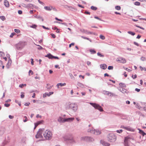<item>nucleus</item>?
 Segmentation results:
<instances>
[{
    "label": "nucleus",
    "instance_id": "f257e3e1",
    "mask_svg": "<svg viewBox=\"0 0 146 146\" xmlns=\"http://www.w3.org/2000/svg\"><path fill=\"white\" fill-rule=\"evenodd\" d=\"M107 137L108 141L110 142H114L116 141L117 139L116 136L113 133L109 134Z\"/></svg>",
    "mask_w": 146,
    "mask_h": 146
},
{
    "label": "nucleus",
    "instance_id": "f03ea898",
    "mask_svg": "<svg viewBox=\"0 0 146 146\" xmlns=\"http://www.w3.org/2000/svg\"><path fill=\"white\" fill-rule=\"evenodd\" d=\"M43 135L46 139H50L52 136V133L51 131L48 130H46L44 132Z\"/></svg>",
    "mask_w": 146,
    "mask_h": 146
},
{
    "label": "nucleus",
    "instance_id": "7ed1b4c3",
    "mask_svg": "<svg viewBox=\"0 0 146 146\" xmlns=\"http://www.w3.org/2000/svg\"><path fill=\"white\" fill-rule=\"evenodd\" d=\"M90 104L93 106L95 109L99 110L100 111H104L103 108L99 104L95 103L90 102Z\"/></svg>",
    "mask_w": 146,
    "mask_h": 146
},
{
    "label": "nucleus",
    "instance_id": "20e7f679",
    "mask_svg": "<svg viewBox=\"0 0 146 146\" xmlns=\"http://www.w3.org/2000/svg\"><path fill=\"white\" fill-rule=\"evenodd\" d=\"M133 140V138L131 137L130 136L125 137L124 140V145L125 146H129V143L131 140Z\"/></svg>",
    "mask_w": 146,
    "mask_h": 146
},
{
    "label": "nucleus",
    "instance_id": "39448f33",
    "mask_svg": "<svg viewBox=\"0 0 146 146\" xmlns=\"http://www.w3.org/2000/svg\"><path fill=\"white\" fill-rule=\"evenodd\" d=\"M25 46V43L22 42H20L15 45V47L18 50H21Z\"/></svg>",
    "mask_w": 146,
    "mask_h": 146
},
{
    "label": "nucleus",
    "instance_id": "423d86ee",
    "mask_svg": "<svg viewBox=\"0 0 146 146\" xmlns=\"http://www.w3.org/2000/svg\"><path fill=\"white\" fill-rule=\"evenodd\" d=\"M80 139L81 141H85L89 142H92L94 140L93 138L89 136L82 137Z\"/></svg>",
    "mask_w": 146,
    "mask_h": 146
},
{
    "label": "nucleus",
    "instance_id": "0eeeda50",
    "mask_svg": "<svg viewBox=\"0 0 146 146\" xmlns=\"http://www.w3.org/2000/svg\"><path fill=\"white\" fill-rule=\"evenodd\" d=\"M44 130V128L40 129L37 132V134L35 135L36 138H38L42 137V134Z\"/></svg>",
    "mask_w": 146,
    "mask_h": 146
},
{
    "label": "nucleus",
    "instance_id": "6e6552de",
    "mask_svg": "<svg viewBox=\"0 0 146 146\" xmlns=\"http://www.w3.org/2000/svg\"><path fill=\"white\" fill-rule=\"evenodd\" d=\"M77 108V107L76 105L73 104H70L68 106V109L72 110L74 112L76 111Z\"/></svg>",
    "mask_w": 146,
    "mask_h": 146
},
{
    "label": "nucleus",
    "instance_id": "1a4fd4ad",
    "mask_svg": "<svg viewBox=\"0 0 146 146\" xmlns=\"http://www.w3.org/2000/svg\"><path fill=\"white\" fill-rule=\"evenodd\" d=\"M116 61L118 62L122 63H125L126 62V60L125 59L122 57H120L117 58Z\"/></svg>",
    "mask_w": 146,
    "mask_h": 146
},
{
    "label": "nucleus",
    "instance_id": "9d476101",
    "mask_svg": "<svg viewBox=\"0 0 146 146\" xmlns=\"http://www.w3.org/2000/svg\"><path fill=\"white\" fill-rule=\"evenodd\" d=\"M80 31H81L83 33H86L87 34H94V35H95V34L94 33H93L92 32L88 31L87 30H85L84 29H80Z\"/></svg>",
    "mask_w": 146,
    "mask_h": 146
},
{
    "label": "nucleus",
    "instance_id": "9b49d317",
    "mask_svg": "<svg viewBox=\"0 0 146 146\" xmlns=\"http://www.w3.org/2000/svg\"><path fill=\"white\" fill-rule=\"evenodd\" d=\"M54 22V23H59V24L64 25L66 27H71V26L72 25V24L70 23H60V22H57L56 21H55Z\"/></svg>",
    "mask_w": 146,
    "mask_h": 146
},
{
    "label": "nucleus",
    "instance_id": "f8f14e48",
    "mask_svg": "<svg viewBox=\"0 0 146 146\" xmlns=\"http://www.w3.org/2000/svg\"><path fill=\"white\" fill-rule=\"evenodd\" d=\"M74 119V117H69L66 118H64L63 119L64 122H71Z\"/></svg>",
    "mask_w": 146,
    "mask_h": 146
},
{
    "label": "nucleus",
    "instance_id": "ddd939ff",
    "mask_svg": "<svg viewBox=\"0 0 146 146\" xmlns=\"http://www.w3.org/2000/svg\"><path fill=\"white\" fill-rule=\"evenodd\" d=\"M119 90L120 92H121L124 94H125V93H127V94L129 92L128 91L123 88H120Z\"/></svg>",
    "mask_w": 146,
    "mask_h": 146
},
{
    "label": "nucleus",
    "instance_id": "4468645a",
    "mask_svg": "<svg viewBox=\"0 0 146 146\" xmlns=\"http://www.w3.org/2000/svg\"><path fill=\"white\" fill-rule=\"evenodd\" d=\"M64 140L66 141L67 142L71 143L73 142L74 141L72 139H69L68 138L64 137Z\"/></svg>",
    "mask_w": 146,
    "mask_h": 146
},
{
    "label": "nucleus",
    "instance_id": "2eb2a0df",
    "mask_svg": "<svg viewBox=\"0 0 146 146\" xmlns=\"http://www.w3.org/2000/svg\"><path fill=\"white\" fill-rule=\"evenodd\" d=\"M101 143L104 146H110V144L107 142L104 141H100Z\"/></svg>",
    "mask_w": 146,
    "mask_h": 146
},
{
    "label": "nucleus",
    "instance_id": "dca6fc26",
    "mask_svg": "<svg viewBox=\"0 0 146 146\" xmlns=\"http://www.w3.org/2000/svg\"><path fill=\"white\" fill-rule=\"evenodd\" d=\"M54 56L52 55L50 53H49L45 56V57H48L49 59H53Z\"/></svg>",
    "mask_w": 146,
    "mask_h": 146
},
{
    "label": "nucleus",
    "instance_id": "f3484780",
    "mask_svg": "<svg viewBox=\"0 0 146 146\" xmlns=\"http://www.w3.org/2000/svg\"><path fill=\"white\" fill-rule=\"evenodd\" d=\"M53 92H50L49 93H45L44 94H43V98H45L46 96H50V95L53 94Z\"/></svg>",
    "mask_w": 146,
    "mask_h": 146
},
{
    "label": "nucleus",
    "instance_id": "a211bd4d",
    "mask_svg": "<svg viewBox=\"0 0 146 146\" xmlns=\"http://www.w3.org/2000/svg\"><path fill=\"white\" fill-rule=\"evenodd\" d=\"M34 5L31 3H29L26 6V8H32L33 9V7H34Z\"/></svg>",
    "mask_w": 146,
    "mask_h": 146
},
{
    "label": "nucleus",
    "instance_id": "6ab92c4d",
    "mask_svg": "<svg viewBox=\"0 0 146 146\" xmlns=\"http://www.w3.org/2000/svg\"><path fill=\"white\" fill-rule=\"evenodd\" d=\"M137 129L139 131V133L142 135L143 136H144L145 135H146V133H145L143 130L140 129L139 128H138Z\"/></svg>",
    "mask_w": 146,
    "mask_h": 146
},
{
    "label": "nucleus",
    "instance_id": "aec40b11",
    "mask_svg": "<svg viewBox=\"0 0 146 146\" xmlns=\"http://www.w3.org/2000/svg\"><path fill=\"white\" fill-rule=\"evenodd\" d=\"M100 67L101 68L105 70L107 68V66L105 64H102L100 65Z\"/></svg>",
    "mask_w": 146,
    "mask_h": 146
},
{
    "label": "nucleus",
    "instance_id": "412c9836",
    "mask_svg": "<svg viewBox=\"0 0 146 146\" xmlns=\"http://www.w3.org/2000/svg\"><path fill=\"white\" fill-rule=\"evenodd\" d=\"M4 4L5 6L7 7H9V4L8 1L7 0H5L4 1Z\"/></svg>",
    "mask_w": 146,
    "mask_h": 146
},
{
    "label": "nucleus",
    "instance_id": "4be33fe9",
    "mask_svg": "<svg viewBox=\"0 0 146 146\" xmlns=\"http://www.w3.org/2000/svg\"><path fill=\"white\" fill-rule=\"evenodd\" d=\"M104 92H105L104 94L106 95H109L110 94V96H113V94L111 92H108L106 91H104Z\"/></svg>",
    "mask_w": 146,
    "mask_h": 146
},
{
    "label": "nucleus",
    "instance_id": "5701e85b",
    "mask_svg": "<svg viewBox=\"0 0 146 146\" xmlns=\"http://www.w3.org/2000/svg\"><path fill=\"white\" fill-rule=\"evenodd\" d=\"M44 8L46 10L50 11L52 8V7H48V6H45L44 7Z\"/></svg>",
    "mask_w": 146,
    "mask_h": 146
},
{
    "label": "nucleus",
    "instance_id": "b1692460",
    "mask_svg": "<svg viewBox=\"0 0 146 146\" xmlns=\"http://www.w3.org/2000/svg\"><path fill=\"white\" fill-rule=\"evenodd\" d=\"M94 129L92 128V129H89L88 130V132L92 133H95V131H94Z\"/></svg>",
    "mask_w": 146,
    "mask_h": 146
},
{
    "label": "nucleus",
    "instance_id": "393cba45",
    "mask_svg": "<svg viewBox=\"0 0 146 146\" xmlns=\"http://www.w3.org/2000/svg\"><path fill=\"white\" fill-rule=\"evenodd\" d=\"M94 131H95V133H93V134L96 135H99L101 133V132H100L98 129H94Z\"/></svg>",
    "mask_w": 146,
    "mask_h": 146
},
{
    "label": "nucleus",
    "instance_id": "a878e982",
    "mask_svg": "<svg viewBox=\"0 0 146 146\" xmlns=\"http://www.w3.org/2000/svg\"><path fill=\"white\" fill-rule=\"evenodd\" d=\"M66 85V84L65 83H60L57 84L56 85V86H57L58 88H59V87L60 86H62Z\"/></svg>",
    "mask_w": 146,
    "mask_h": 146
},
{
    "label": "nucleus",
    "instance_id": "bb28decb",
    "mask_svg": "<svg viewBox=\"0 0 146 146\" xmlns=\"http://www.w3.org/2000/svg\"><path fill=\"white\" fill-rule=\"evenodd\" d=\"M121 127L123 128L124 129H125L126 130L130 131H131L132 129L131 128H130L127 127H125L123 126H121Z\"/></svg>",
    "mask_w": 146,
    "mask_h": 146
},
{
    "label": "nucleus",
    "instance_id": "cd10ccee",
    "mask_svg": "<svg viewBox=\"0 0 146 146\" xmlns=\"http://www.w3.org/2000/svg\"><path fill=\"white\" fill-rule=\"evenodd\" d=\"M34 17L35 18L38 19L40 20H41L42 21H43V18L41 17H40V16H38L36 15L34 16Z\"/></svg>",
    "mask_w": 146,
    "mask_h": 146
},
{
    "label": "nucleus",
    "instance_id": "c85d7f7f",
    "mask_svg": "<svg viewBox=\"0 0 146 146\" xmlns=\"http://www.w3.org/2000/svg\"><path fill=\"white\" fill-rule=\"evenodd\" d=\"M11 59H9V60H8V62L7 63V65L6 66V67H7L8 68H9V66L11 65Z\"/></svg>",
    "mask_w": 146,
    "mask_h": 146
},
{
    "label": "nucleus",
    "instance_id": "c756f323",
    "mask_svg": "<svg viewBox=\"0 0 146 146\" xmlns=\"http://www.w3.org/2000/svg\"><path fill=\"white\" fill-rule=\"evenodd\" d=\"M119 85L120 86L121 88H125L126 86L123 83H119Z\"/></svg>",
    "mask_w": 146,
    "mask_h": 146
},
{
    "label": "nucleus",
    "instance_id": "7c9ffc66",
    "mask_svg": "<svg viewBox=\"0 0 146 146\" xmlns=\"http://www.w3.org/2000/svg\"><path fill=\"white\" fill-rule=\"evenodd\" d=\"M89 51L92 54H95L96 53V51L94 49H91L89 50Z\"/></svg>",
    "mask_w": 146,
    "mask_h": 146
},
{
    "label": "nucleus",
    "instance_id": "2f4dec72",
    "mask_svg": "<svg viewBox=\"0 0 146 146\" xmlns=\"http://www.w3.org/2000/svg\"><path fill=\"white\" fill-rule=\"evenodd\" d=\"M63 119H64V118L62 117H60L58 118V121L60 122H64L63 121Z\"/></svg>",
    "mask_w": 146,
    "mask_h": 146
},
{
    "label": "nucleus",
    "instance_id": "473e14b6",
    "mask_svg": "<svg viewBox=\"0 0 146 146\" xmlns=\"http://www.w3.org/2000/svg\"><path fill=\"white\" fill-rule=\"evenodd\" d=\"M54 30H56V32L57 33H60V29H58V28H52Z\"/></svg>",
    "mask_w": 146,
    "mask_h": 146
},
{
    "label": "nucleus",
    "instance_id": "72a5a7b5",
    "mask_svg": "<svg viewBox=\"0 0 146 146\" xmlns=\"http://www.w3.org/2000/svg\"><path fill=\"white\" fill-rule=\"evenodd\" d=\"M90 8L92 10L94 11H96L97 9V8L96 7L94 6H91L90 7Z\"/></svg>",
    "mask_w": 146,
    "mask_h": 146
},
{
    "label": "nucleus",
    "instance_id": "f704fd0d",
    "mask_svg": "<svg viewBox=\"0 0 146 146\" xmlns=\"http://www.w3.org/2000/svg\"><path fill=\"white\" fill-rule=\"evenodd\" d=\"M134 4L137 6H139L140 5V3L138 1H136L134 3Z\"/></svg>",
    "mask_w": 146,
    "mask_h": 146
},
{
    "label": "nucleus",
    "instance_id": "c9c22d12",
    "mask_svg": "<svg viewBox=\"0 0 146 146\" xmlns=\"http://www.w3.org/2000/svg\"><path fill=\"white\" fill-rule=\"evenodd\" d=\"M127 33L131 35L132 36H134L135 35V33L134 32H132V31H128Z\"/></svg>",
    "mask_w": 146,
    "mask_h": 146
},
{
    "label": "nucleus",
    "instance_id": "e433bc0d",
    "mask_svg": "<svg viewBox=\"0 0 146 146\" xmlns=\"http://www.w3.org/2000/svg\"><path fill=\"white\" fill-rule=\"evenodd\" d=\"M115 9L117 10H119L121 9V7L119 6H116L115 7Z\"/></svg>",
    "mask_w": 146,
    "mask_h": 146
},
{
    "label": "nucleus",
    "instance_id": "4c0bfd02",
    "mask_svg": "<svg viewBox=\"0 0 146 146\" xmlns=\"http://www.w3.org/2000/svg\"><path fill=\"white\" fill-rule=\"evenodd\" d=\"M140 60L142 61H144L146 60V58L143 56H142Z\"/></svg>",
    "mask_w": 146,
    "mask_h": 146
},
{
    "label": "nucleus",
    "instance_id": "58836bf2",
    "mask_svg": "<svg viewBox=\"0 0 146 146\" xmlns=\"http://www.w3.org/2000/svg\"><path fill=\"white\" fill-rule=\"evenodd\" d=\"M0 19L3 21H4L6 19L5 18L4 16H0Z\"/></svg>",
    "mask_w": 146,
    "mask_h": 146
},
{
    "label": "nucleus",
    "instance_id": "ea45409f",
    "mask_svg": "<svg viewBox=\"0 0 146 146\" xmlns=\"http://www.w3.org/2000/svg\"><path fill=\"white\" fill-rule=\"evenodd\" d=\"M43 122L42 120H41L40 121H38L36 123L37 125H39L41 124Z\"/></svg>",
    "mask_w": 146,
    "mask_h": 146
},
{
    "label": "nucleus",
    "instance_id": "a19ab883",
    "mask_svg": "<svg viewBox=\"0 0 146 146\" xmlns=\"http://www.w3.org/2000/svg\"><path fill=\"white\" fill-rule=\"evenodd\" d=\"M97 55L101 57H104V56L102 54L100 53L99 52L97 53Z\"/></svg>",
    "mask_w": 146,
    "mask_h": 146
},
{
    "label": "nucleus",
    "instance_id": "79ce46f5",
    "mask_svg": "<svg viewBox=\"0 0 146 146\" xmlns=\"http://www.w3.org/2000/svg\"><path fill=\"white\" fill-rule=\"evenodd\" d=\"M100 37L102 40H104L105 38V36L102 35H100Z\"/></svg>",
    "mask_w": 146,
    "mask_h": 146
},
{
    "label": "nucleus",
    "instance_id": "37998d69",
    "mask_svg": "<svg viewBox=\"0 0 146 146\" xmlns=\"http://www.w3.org/2000/svg\"><path fill=\"white\" fill-rule=\"evenodd\" d=\"M15 32L17 33H18L20 32V31L18 29H14Z\"/></svg>",
    "mask_w": 146,
    "mask_h": 146
},
{
    "label": "nucleus",
    "instance_id": "c03bdc74",
    "mask_svg": "<svg viewBox=\"0 0 146 146\" xmlns=\"http://www.w3.org/2000/svg\"><path fill=\"white\" fill-rule=\"evenodd\" d=\"M15 33H11V35L10 36V37L11 38H12L13 36L15 35Z\"/></svg>",
    "mask_w": 146,
    "mask_h": 146
},
{
    "label": "nucleus",
    "instance_id": "a18cd8bd",
    "mask_svg": "<svg viewBox=\"0 0 146 146\" xmlns=\"http://www.w3.org/2000/svg\"><path fill=\"white\" fill-rule=\"evenodd\" d=\"M15 102L16 103H17L18 104L19 106H21V104L20 102H19L17 100H15Z\"/></svg>",
    "mask_w": 146,
    "mask_h": 146
},
{
    "label": "nucleus",
    "instance_id": "49530a36",
    "mask_svg": "<svg viewBox=\"0 0 146 146\" xmlns=\"http://www.w3.org/2000/svg\"><path fill=\"white\" fill-rule=\"evenodd\" d=\"M108 68L109 70H112L113 68V67L112 66H109Z\"/></svg>",
    "mask_w": 146,
    "mask_h": 146
},
{
    "label": "nucleus",
    "instance_id": "de8ad7c7",
    "mask_svg": "<svg viewBox=\"0 0 146 146\" xmlns=\"http://www.w3.org/2000/svg\"><path fill=\"white\" fill-rule=\"evenodd\" d=\"M38 3H39L41 4L42 5H45L44 3L43 2L40 1V0H38Z\"/></svg>",
    "mask_w": 146,
    "mask_h": 146
},
{
    "label": "nucleus",
    "instance_id": "09e8293b",
    "mask_svg": "<svg viewBox=\"0 0 146 146\" xmlns=\"http://www.w3.org/2000/svg\"><path fill=\"white\" fill-rule=\"evenodd\" d=\"M77 84L78 85V86L81 87L82 88H83V85L80 83H78Z\"/></svg>",
    "mask_w": 146,
    "mask_h": 146
},
{
    "label": "nucleus",
    "instance_id": "8fccbe9b",
    "mask_svg": "<svg viewBox=\"0 0 146 146\" xmlns=\"http://www.w3.org/2000/svg\"><path fill=\"white\" fill-rule=\"evenodd\" d=\"M4 105L5 107H8L10 106V104L8 103H5L4 104Z\"/></svg>",
    "mask_w": 146,
    "mask_h": 146
},
{
    "label": "nucleus",
    "instance_id": "3c124183",
    "mask_svg": "<svg viewBox=\"0 0 146 146\" xmlns=\"http://www.w3.org/2000/svg\"><path fill=\"white\" fill-rule=\"evenodd\" d=\"M55 19L56 20H57L58 21L62 22L63 21V20L60 19H59L58 18L56 17L55 18Z\"/></svg>",
    "mask_w": 146,
    "mask_h": 146
},
{
    "label": "nucleus",
    "instance_id": "603ef678",
    "mask_svg": "<svg viewBox=\"0 0 146 146\" xmlns=\"http://www.w3.org/2000/svg\"><path fill=\"white\" fill-rule=\"evenodd\" d=\"M122 129H120L119 130H117L116 131V132L118 133H120L122 132Z\"/></svg>",
    "mask_w": 146,
    "mask_h": 146
},
{
    "label": "nucleus",
    "instance_id": "864d4df0",
    "mask_svg": "<svg viewBox=\"0 0 146 146\" xmlns=\"http://www.w3.org/2000/svg\"><path fill=\"white\" fill-rule=\"evenodd\" d=\"M50 35L51 36L52 38H55L56 37V36L55 35L52 33H51Z\"/></svg>",
    "mask_w": 146,
    "mask_h": 146
},
{
    "label": "nucleus",
    "instance_id": "5fc2aeb1",
    "mask_svg": "<svg viewBox=\"0 0 146 146\" xmlns=\"http://www.w3.org/2000/svg\"><path fill=\"white\" fill-rule=\"evenodd\" d=\"M18 13L19 15H21L22 14L23 12L21 10H19L18 12Z\"/></svg>",
    "mask_w": 146,
    "mask_h": 146
},
{
    "label": "nucleus",
    "instance_id": "6e6d98bb",
    "mask_svg": "<svg viewBox=\"0 0 146 146\" xmlns=\"http://www.w3.org/2000/svg\"><path fill=\"white\" fill-rule=\"evenodd\" d=\"M84 13L87 15H90V13L87 11H85Z\"/></svg>",
    "mask_w": 146,
    "mask_h": 146
},
{
    "label": "nucleus",
    "instance_id": "4d7b16f0",
    "mask_svg": "<svg viewBox=\"0 0 146 146\" xmlns=\"http://www.w3.org/2000/svg\"><path fill=\"white\" fill-rule=\"evenodd\" d=\"M131 77L133 79H135L137 78V75L136 74H135L134 75V77H133V75H132V76H131Z\"/></svg>",
    "mask_w": 146,
    "mask_h": 146
},
{
    "label": "nucleus",
    "instance_id": "13d9d810",
    "mask_svg": "<svg viewBox=\"0 0 146 146\" xmlns=\"http://www.w3.org/2000/svg\"><path fill=\"white\" fill-rule=\"evenodd\" d=\"M1 129L2 130V131H1V134H3L5 132V130L3 128H2Z\"/></svg>",
    "mask_w": 146,
    "mask_h": 146
},
{
    "label": "nucleus",
    "instance_id": "bf43d9fd",
    "mask_svg": "<svg viewBox=\"0 0 146 146\" xmlns=\"http://www.w3.org/2000/svg\"><path fill=\"white\" fill-rule=\"evenodd\" d=\"M24 118H25V119L23 120V121L24 122H26L27 121V117L26 116H25L24 117Z\"/></svg>",
    "mask_w": 146,
    "mask_h": 146
},
{
    "label": "nucleus",
    "instance_id": "052dcab7",
    "mask_svg": "<svg viewBox=\"0 0 146 146\" xmlns=\"http://www.w3.org/2000/svg\"><path fill=\"white\" fill-rule=\"evenodd\" d=\"M74 43H72L71 44H70L69 45V47L70 48L72 46H74Z\"/></svg>",
    "mask_w": 146,
    "mask_h": 146
},
{
    "label": "nucleus",
    "instance_id": "680f3d73",
    "mask_svg": "<svg viewBox=\"0 0 146 146\" xmlns=\"http://www.w3.org/2000/svg\"><path fill=\"white\" fill-rule=\"evenodd\" d=\"M135 91H137V92H139L140 91V89H138L137 88H136L135 89Z\"/></svg>",
    "mask_w": 146,
    "mask_h": 146
},
{
    "label": "nucleus",
    "instance_id": "e2e57ef3",
    "mask_svg": "<svg viewBox=\"0 0 146 146\" xmlns=\"http://www.w3.org/2000/svg\"><path fill=\"white\" fill-rule=\"evenodd\" d=\"M37 27V26H36L35 25H31L30 26V27H31V28H32V27Z\"/></svg>",
    "mask_w": 146,
    "mask_h": 146
},
{
    "label": "nucleus",
    "instance_id": "0e129e2a",
    "mask_svg": "<svg viewBox=\"0 0 146 146\" xmlns=\"http://www.w3.org/2000/svg\"><path fill=\"white\" fill-rule=\"evenodd\" d=\"M30 104V103H26L24 105L25 106H29Z\"/></svg>",
    "mask_w": 146,
    "mask_h": 146
},
{
    "label": "nucleus",
    "instance_id": "69168bd1",
    "mask_svg": "<svg viewBox=\"0 0 146 146\" xmlns=\"http://www.w3.org/2000/svg\"><path fill=\"white\" fill-rule=\"evenodd\" d=\"M78 6L79 7H81V8H84V7L83 6H82V5H80V4H78Z\"/></svg>",
    "mask_w": 146,
    "mask_h": 146
},
{
    "label": "nucleus",
    "instance_id": "338daca9",
    "mask_svg": "<svg viewBox=\"0 0 146 146\" xmlns=\"http://www.w3.org/2000/svg\"><path fill=\"white\" fill-rule=\"evenodd\" d=\"M19 87L21 88H23L24 87L23 84H20L19 85Z\"/></svg>",
    "mask_w": 146,
    "mask_h": 146
},
{
    "label": "nucleus",
    "instance_id": "774afa93",
    "mask_svg": "<svg viewBox=\"0 0 146 146\" xmlns=\"http://www.w3.org/2000/svg\"><path fill=\"white\" fill-rule=\"evenodd\" d=\"M133 44H134L136 45L137 46H139V44L138 43H137V42H133Z\"/></svg>",
    "mask_w": 146,
    "mask_h": 146
}]
</instances>
